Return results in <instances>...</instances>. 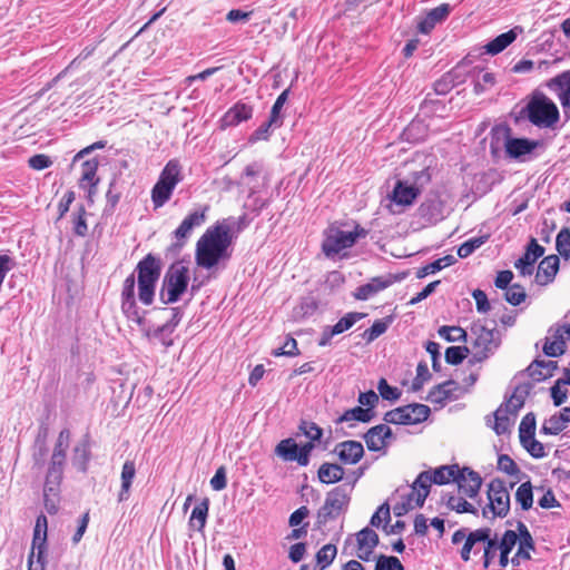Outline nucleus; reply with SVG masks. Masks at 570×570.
<instances>
[{"mask_svg": "<svg viewBox=\"0 0 570 570\" xmlns=\"http://www.w3.org/2000/svg\"><path fill=\"white\" fill-rule=\"evenodd\" d=\"M120 301V308L125 317L129 322L136 323L150 343H159L166 350L174 345L173 334L184 317V309L181 307H171L169 309L171 316L166 323L158 326L148 325L145 320L147 312L141 311L136 302L134 274L125 278Z\"/></svg>", "mask_w": 570, "mask_h": 570, "instance_id": "f257e3e1", "label": "nucleus"}, {"mask_svg": "<svg viewBox=\"0 0 570 570\" xmlns=\"http://www.w3.org/2000/svg\"><path fill=\"white\" fill-rule=\"evenodd\" d=\"M228 219L217 222L208 227L196 243L195 259L199 267L210 269L222 259H228L232 244L230 226Z\"/></svg>", "mask_w": 570, "mask_h": 570, "instance_id": "f03ea898", "label": "nucleus"}, {"mask_svg": "<svg viewBox=\"0 0 570 570\" xmlns=\"http://www.w3.org/2000/svg\"><path fill=\"white\" fill-rule=\"evenodd\" d=\"M163 262L160 257L149 253L136 265L138 299L141 304L149 306L155 301L156 285L160 278Z\"/></svg>", "mask_w": 570, "mask_h": 570, "instance_id": "7ed1b4c3", "label": "nucleus"}, {"mask_svg": "<svg viewBox=\"0 0 570 570\" xmlns=\"http://www.w3.org/2000/svg\"><path fill=\"white\" fill-rule=\"evenodd\" d=\"M520 116L527 118L538 128H553L560 119V112L546 94L534 90L527 105L521 109Z\"/></svg>", "mask_w": 570, "mask_h": 570, "instance_id": "20e7f679", "label": "nucleus"}, {"mask_svg": "<svg viewBox=\"0 0 570 570\" xmlns=\"http://www.w3.org/2000/svg\"><path fill=\"white\" fill-rule=\"evenodd\" d=\"M189 269L184 261L173 263L166 271L161 287L159 291V299L163 304L169 305L178 302L183 294L187 291L189 284Z\"/></svg>", "mask_w": 570, "mask_h": 570, "instance_id": "39448f33", "label": "nucleus"}, {"mask_svg": "<svg viewBox=\"0 0 570 570\" xmlns=\"http://www.w3.org/2000/svg\"><path fill=\"white\" fill-rule=\"evenodd\" d=\"M471 334L474 336L473 354L469 361L472 364L487 360L501 344L500 333L495 326L489 328L480 322L473 323Z\"/></svg>", "mask_w": 570, "mask_h": 570, "instance_id": "423d86ee", "label": "nucleus"}, {"mask_svg": "<svg viewBox=\"0 0 570 570\" xmlns=\"http://www.w3.org/2000/svg\"><path fill=\"white\" fill-rule=\"evenodd\" d=\"M350 501L351 490L347 484L338 485L327 492L324 504L317 511V525H325L328 521L335 520L346 512Z\"/></svg>", "mask_w": 570, "mask_h": 570, "instance_id": "0eeeda50", "label": "nucleus"}, {"mask_svg": "<svg viewBox=\"0 0 570 570\" xmlns=\"http://www.w3.org/2000/svg\"><path fill=\"white\" fill-rule=\"evenodd\" d=\"M489 503L483 508L484 518L491 512L492 517L504 518L510 511V493L505 482L499 478L491 480L488 485Z\"/></svg>", "mask_w": 570, "mask_h": 570, "instance_id": "6e6552de", "label": "nucleus"}, {"mask_svg": "<svg viewBox=\"0 0 570 570\" xmlns=\"http://www.w3.org/2000/svg\"><path fill=\"white\" fill-rule=\"evenodd\" d=\"M430 413L428 405L414 403L387 411L383 420L389 424L414 425L428 420Z\"/></svg>", "mask_w": 570, "mask_h": 570, "instance_id": "1a4fd4ad", "label": "nucleus"}, {"mask_svg": "<svg viewBox=\"0 0 570 570\" xmlns=\"http://www.w3.org/2000/svg\"><path fill=\"white\" fill-rule=\"evenodd\" d=\"M209 206L203 205L190 212L179 224V226L173 232V236L176 242L173 244L175 248H183L189 238L191 232L196 227H200L206 222V214Z\"/></svg>", "mask_w": 570, "mask_h": 570, "instance_id": "9d476101", "label": "nucleus"}, {"mask_svg": "<svg viewBox=\"0 0 570 570\" xmlns=\"http://www.w3.org/2000/svg\"><path fill=\"white\" fill-rule=\"evenodd\" d=\"M63 478V469L49 466L43 485L45 508L49 514L58 511L60 484Z\"/></svg>", "mask_w": 570, "mask_h": 570, "instance_id": "9b49d317", "label": "nucleus"}, {"mask_svg": "<svg viewBox=\"0 0 570 570\" xmlns=\"http://www.w3.org/2000/svg\"><path fill=\"white\" fill-rule=\"evenodd\" d=\"M492 534L491 528H480L468 533L466 528H460L452 535V543L459 544L464 540V544L460 550V557L464 562L471 559V552L476 543L488 540V535Z\"/></svg>", "mask_w": 570, "mask_h": 570, "instance_id": "f8f14e48", "label": "nucleus"}, {"mask_svg": "<svg viewBox=\"0 0 570 570\" xmlns=\"http://www.w3.org/2000/svg\"><path fill=\"white\" fill-rule=\"evenodd\" d=\"M541 142L528 138H515L510 136V128H507V136L504 140V149L508 157L519 161H525L527 156L531 155Z\"/></svg>", "mask_w": 570, "mask_h": 570, "instance_id": "ddd939ff", "label": "nucleus"}, {"mask_svg": "<svg viewBox=\"0 0 570 570\" xmlns=\"http://www.w3.org/2000/svg\"><path fill=\"white\" fill-rule=\"evenodd\" d=\"M553 91L562 107L566 120L570 119V70L563 71L551 78L546 83Z\"/></svg>", "mask_w": 570, "mask_h": 570, "instance_id": "4468645a", "label": "nucleus"}, {"mask_svg": "<svg viewBox=\"0 0 570 570\" xmlns=\"http://www.w3.org/2000/svg\"><path fill=\"white\" fill-rule=\"evenodd\" d=\"M464 393L466 390H463L458 382L449 380L432 387L426 400L433 404L444 405L449 401L458 400Z\"/></svg>", "mask_w": 570, "mask_h": 570, "instance_id": "2eb2a0df", "label": "nucleus"}, {"mask_svg": "<svg viewBox=\"0 0 570 570\" xmlns=\"http://www.w3.org/2000/svg\"><path fill=\"white\" fill-rule=\"evenodd\" d=\"M354 246L351 233L341 229H331L323 240L322 250L327 257H334L340 252Z\"/></svg>", "mask_w": 570, "mask_h": 570, "instance_id": "dca6fc26", "label": "nucleus"}, {"mask_svg": "<svg viewBox=\"0 0 570 570\" xmlns=\"http://www.w3.org/2000/svg\"><path fill=\"white\" fill-rule=\"evenodd\" d=\"M459 490L469 498L478 495L482 485V478L480 474L472 469L464 466L460 468V472L456 473L455 481Z\"/></svg>", "mask_w": 570, "mask_h": 570, "instance_id": "f3484780", "label": "nucleus"}, {"mask_svg": "<svg viewBox=\"0 0 570 570\" xmlns=\"http://www.w3.org/2000/svg\"><path fill=\"white\" fill-rule=\"evenodd\" d=\"M393 438L391 428L386 424L372 426L363 435L366 446L372 452H379L385 449L387 440Z\"/></svg>", "mask_w": 570, "mask_h": 570, "instance_id": "a211bd4d", "label": "nucleus"}, {"mask_svg": "<svg viewBox=\"0 0 570 570\" xmlns=\"http://www.w3.org/2000/svg\"><path fill=\"white\" fill-rule=\"evenodd\" d=\"M333 452L343 464H356L364 455V448L361 442L348 440L337 443Z\"/></svg>", "mask_w": 570, "mask_h": 570, "instance_id": "6ab92c4d", "label": "nucleus"}, {"mask_svg": "<svg viewBox=\"0 0 570 570\" xmlns=\"http://www.w3.org/2000/svg\"><path fill=\"white\" fill-rule=\"evenodd\" d=\"M253 106L243 101H237L222 117V127H235L249 120L253 117Z\"/></svg>", "mask_w": 570, "mask_h": 570, "instance_id": "aec40b11", "label": "nucleus"}, {"mask_svg": "<svg viewBox=\"0 0 570 570\" xmlns=\"http://www.w3.org/2000/svg\"><path fill=\"white\" fill-rule=\"evenodd\" d=\"M534 387L533 382H521L514 387L512 395L502 405L505 406L507 411H510V415L517 416L518 412L523 407L525 399Z\"/></svg>", "mask_w": 570, "mask_h": 570, "instance_id": "412c9836", "label": "nucleus"}, {"mask_svg": "<svg viewBox=\"0 0 570 570\" xmlns=\"http://www.w3.org/2000/svg\"><path fill=\"white\" fill-rule=\"evenodd\" d=\"M558 368L556 361L534 360L527 368L525 373L532 380L531 382H542L553 376L554 371Z\"/></svg>", "mask_w": 570, "mask_h": 570, "instance_id": "4be33fe9", "label": "nucleus"}, {"mask_svg": "<svg viewBox=\"0 0 570 570\" xmlns=\"http://www.w3.org/2000/svg\"><path fill=\"white\" fill-rule=\"evenodd\" d=\"M559 265L560 258L558 255H549L544 257L538 266L535 275L537 283L540 285L551 283L559 271Z\"/></svg>", "mask_w": 570, "mask_h": 570, "instance_id": "5701e85b", "label": "nucleus"}, {"mask_svg": "<svg viewBox=\"0 0 570 570\" xmlns=\"http://www.w3.org/2000/svg\"><path fill=\"white\" fill-rule=\"evenodd\" d=\"M392 284L393 279L391 277H373L368 283L356 288L354 297L358 301H366Z\"/></svg>", "mask_w": 570, "mask_h": 570, "instance_id": "b1692460", "label": "nucleus"}, {"mask_svg": "<svg viewBox=\"0 0 570 570\" xmlns=\"http://www.w3.org/2000/svg\"><path fill=\"white\" fill-rule=\"evenodd\" d=\"M517 533H518V550L515 557H520L523 560H530L531 554L530 550H534L535 544L534 540L528 529V527L522 522H517Z\"/></svg>", "mask_w": 570, "mask_h": 570, "instance_id": "393cba45", "label": "nucleus"}, {"mask_svg": "<svg viewBox=\"0 0 570 570\" xmlns=\"http://www.w3.org/2000/svg\"><path fill=\"white\" fill-rule=\"evenodd\" d=\"M419 195L420 189L417 187L399 180L393 189L392 200L396 205L407 206L411 205Z\"/></svg>", "mask_w": 570, "mask_h": 570, "instance_id": "a878e982", "label": "nucleus"}, {"mask_svg": "<svg viewBox=\"0 0 570 570\" xmlns=\"http://www.w3.org/2000/svg\"><path fill=\"white\" fill-rule=\"evenodd\" d=\"M522 32L521 27H514L507 32L497 36L494 39L485 45V51L490 55H498L509 47L518 37V33Z\"/></svg>", "mask_w": 570, "mask_h": 570, "instance_id": "bb28decb", "label": "nucleus"}, {"mask_svg": "<svg viewBox=\"0 0 570 570\" xmlns=\"http://www.w3.org/2000/svg\"><path fill=\"white\" fill-rule=\"evenodd\" d=\"M432 481L431 470L421 472L412 484V491L415 497V505L423 507L429 493Z\"/></svg>", "mask_w": 570, "mask_h": 570, "instance_id": "cd10ccee", "label": "nucleus"}, {"mask_svg": "<svg viewBox=\"0 0 570 570\" xmlns=\"http://www.w3.org/2000/svg\"><path fill=\"white\" fill-rule=\"evenodd\" d=\"M135 476H136L135 462L131 460L125 461L122 469H121V474H120L121 487H120V491L118 493L119 502H125L129 499L130 489H131V484H132Z\"/></svg>", "mask_w": 570, "mask_h": 570, "instance_id": "c85d7f7f", "label": "nucleus"}, {"mask_svg": "<svg viewBox=\"0 0 570 570\" xmlns=\"http://www.w3.org/2000/svg\"><path fill=\"white\" fill-rule=\"evenodd\" d=\"M158 180L175 189L183 180L181 165L179 160L170 159L160 171Z\"/></svg>", "mask_w": 570, "mask_h": 570, "instance_id": "c756f323", "label": "nucleus"}, {"mask_svg": "<svg viewBox=\"0 0 570 570\" xmlns=\"http://www.w3.org/2000/svg\"><path fill=\"white\" fill-rule=\"evenodd\" d=\"M469 73L471 75L473 82H474V92L476 95H480L495 83V77L492 72L484 71L483 68L474 67L472 68Z\"/></svg>", "mask_w": 570, "mask_h": 570, "instance_id": "7c9ffc66", "label": "nucleus"}, {"mask_svg": "<svg viewBox=\"0 0 570 570\" xmlns=\"http://www.w3.org/2000/svg\"><path fill=\"white\" fill-rule=\"evenodd\" d=\"M317 476L322 483H336L343 480L344 469L340 464L324 462L317 471Z\"/></svg>", "mask_w": 570, "mask_h": 570, "instance_id": "2f4dec72", "label": "nucleus"}, {"mask_svg": "<svg viewBox=\"0 0 570 570\" xmlns=\"http://www.w3.org/2000/svg\"><path fill=\"white\" fill-rule=\"evenodd\" d=\"M375 416L374 410L364 409L362 406H355L353 409L346 410L341 416L335 420L336 424L348 422V421H357L362 423H368Z\"/></svg>", "mask_w": 570, "mask_h": 570, "instance_id": "473e14b6", "label": "nucleus"}, {"mask_svg": "<svg viewBox=\"0 0 570 570\" xmlns=\"http://www.w3.org/2000/svg\"><path fill=\"white\" fill-rule=\"evenodd\" d=\"M465 65H458L451 72L445 75L442 79L435 81L434 91L436 95L444 96L456 85L455 79H459L465 69Z\"/></svg>", "mask_w": 570, "mask_h": 570, "instance_id": "72a5a7b5", "label": "nucleus"}, {"mask_svg": "<svg viewBox=\"0 0 570 570\" xmlns=\"http://www.w3.org/2000/svg\"><path fill=\"white\" fill-rule=\"evenodd\" d=\"M90 446L88 440H82L73 448L72 464L79 471L86 472L90 461Z\"/></svg>", "mask_w": 570, "mask_h": 570, "instance_id": "f704fd0d", "label": "nucleus"}, {"mask_svg": "<svg viewBox=\"0 0 570 570\" xmlns=\"http://www.w3.org/2000/svg\"><path fill=\"white\" fill-rule=\"evenodd\" d=\"M209 501L204 499L191 511L188 524L191 529L203 531L208 517Z\"/></svg>", "mask_w": 570, "mask_h": 570, "instance_id": "c9c22d12", "label": "nucleus"}, {"mask_svg": "<svg viewBox=\"0 0 570 570\" xmlns=\"http://www.w3.org/2000/svg\"><path fill=\"white\" fill-rule=\"evenodd\" d=\"M299 445L292 439L282 440L275 448V453L285 461H296L299 464Z\"/></svg>", "mask_w": 570, "mask_h": 570, "instance_id": "e433bc0d", "label": "nucleus"}, {"mask_svg": "<svg viewBox=\"0 0 570 570\" xmlns=\"http://www.w3.org/2000/svg\"><path fill=\"white\" fill-rule=\"evenodd\" d=\"M98 159L92 158L82 163V171L80 178V187L86 188L87 185H91V188L97 187L99 178H97Z\"/></svg>", "mask_w": 570, "mask_h": 570, "instance_id": "4c0bfd02", "label": "nucleus"}, {"mask_svg": "<svg viewBox=\"0 0 570 570\" xmlns=\"http://www.w3.org/2000/svg\"><path fill=\"white\" fill-rule=\"evenodd\" d=\"M460 472L458 464L441 465L434 470H431L432 481L434 484L443 485L455 481L456 473Z\"/></svg>", "mask_w": 570, "mask_h": 570, "instance_id": "58836bf2", "label": "nucleus"}, {"mask_svg": "<svg viewBox=\"0 0 570 570\" xmlns=\"http://www.w3.org/2000/svg\"><path fill=\"white\" fill-rule=\"evenodd\" d=\"M174 190L175 189L167 184L157 180L151 189V202L154 208L157 209L163 207L170 199Z\"/></svg>", "mask_w": 570, "mask_h": 570, "instance_id": "ea45409f", "label": "nucleus"}, {"mask_svg": "<svg viewBox=\"0 0 570 570\" xmlns=\"http://www.w3.org/2000/svg\"><path fill=\"white\" fill-rule=\"evenodd\" d=\"M509 414L510 411H507L505 406L502 404L493 412L494 422L491 426L498 435H503L510 432L512 422Z\"/></svg>", "mask_w": 570, "mask_h": 570, "instance_id": "a19ab883", "label": "nucleus"}, {"mask_svg": "<svg viewBox=\"0 0 570 570\" xmlns=\"http://www.w3.org/2000/svg\"><path fill=\"white\" fill-rule=\"evenodd\" d=\"M392 321H393L392 316H387L385 318L374 321L372 326L363 332V334H362L363 340L366 343L374 342L376 338H379L381 335H383L387 331Z\"/></svg>", "mask_w": 570, "mask_h": 570, "instance_id": "79ce46f5", "label": "nucleus"}, {"mask_svg": "<svg viewBox=\"0 0 570 570\" xmlns=\"http://www.w3.org/2000/svg\"><path fill=\"white\" fill-rule=\"evenodd\" d=\"M456 263V258L453 255H445L441 258L435 259L434 262L423 266L416 273L417 278H423L429 274H434L440 272L441 269L451 266Z\"/></svg>", "mask_w": 570, "mask_h": 570, "instance_id": "37998d69", "label": "nucleus"}, {"mask_svg": "<svg viewBox=\"0 0 570 570\" xmlns=\"http://www.w3.org/2000/svg\"><path fill=\"white\" fill-rule=\"evenodd\" d=\"M419 214L425 220L435 223L442 218L441 203L435 199L426 200L420 205Z\"/></svg>", "mask_w": 570, "mask_h": 570, "instance_id": "c03bdc74", "label": "nucleus"}, {"mask_svg": "<svg viewBox=\"0 0 570 570\" xmlns=\"http://www.w3.org/2000/svg\"><path fill=\"white\" fill-rule=\"evenodd\" d=\"M366 316L365 313L361 312H350L346 313L342 318L338 320L336 324L332 326V333L342 334L350 328H352L358 321L363 320Z\"/></svg>", "mask_w": 570, "mask_h": 570, "instance_id": "a18cd8bd", "label": "nucleus"}, {"mask_svg": "<svg viewBox=\"0 0 570 570\" xmlns=\"http://www.w3.org/2000/svg\"><path fill=\"white\" fill-rule=\"evenodd\" d=\"M356 542L360 551L366 549H375L380 542L377 533L366 527L356 533Z\"/></svg>", "mask_w": 570, "mask_h": 570, "instance_id": "49530a36", "label": "nucleus"}, {"mask_svg": "<svg viewBox=\"0 0 570 570\" xmlns=\"http://www.w3.org/2000/svg\"><path fill=\"white\" fill-rule=\"evenodd\" d=\"M279 127H282L279 122L268 117V119L265 122H263L256 130H254L250 134L248 141L250 144H255L257 141L268 140L272 129H276Z\"/></svg>", "mask_w": 570, "mask_h": 570, "instance_id": "de8ad7c7", "label": "nucleus"}, {"mask_svg": "<svg viewBox=\"0 0 570 570\" xmlns=\"http://www.w3.org/2000/svg\"><path fill=\"white\" fill-rule=\"evenodd\" d=\"M515 501L520 504L523 511H528L533 504L532 484L530 481L523 482L519 485L515 492Z\"/></svg>", "mask_w": 570, "mask_h": 570, "instance_id": "09e8293b", "label": "nucleus"}, {"mask_svg": "<svg viewBox=\"0 0 570 570\" xmlns=\"http://www.w3.org/2000/svg\"><path fill=\"white\" fill-rule=\"evenodd\" d=\"M481 543H484V551H483V568L488 569L492 562L495 560L498 551H500L499 546V539L497 533L492 537V534L488 535V540L481 541Z\"/></svg>", "mask_w": 570, "mask_h": 570, "instance_id": "8fccbe9b", "label": "nucleus"}, {"mask_svg": "<svg viewBox=\"0 0 570 570\" xmlns=\"http://www.w3.org/2000/svg\"><path fill=\"white\" fill-rule=\"evenodd\" d=\"M544 247L538 244L535 238H531L527 245L525 253L519 258L522 264L533 265L535 262L543 256Z\"/></svg>", "mask_w": 570, "mask_h": 570, "instance_id": "3c124183", "label": "nucleus"}, {"mask_svg": "<svg viewBox=\"0 0 570 570\" xmlns=\"http://www.w3.org/2000/svg\"><path fill=\"white\" fill-rule=\"evenodd\" d=\"M47 550L48 548L30 550L27 560L28 570H46L48 563Z\"/></svg>", "mask_w": 570, "mask_h": 570, "instance_id": "603ef678", "label": "nucleus"}, {"mask_svg": "<svg viewBox=\"0 0 570 570\" xmlns=\"http://www.w3.org/2000/svg\"><path fill=\"white\" fill-rule=\"evenodd\" d=\"M489 239V235H481L476 237H472L466 242L462 243L458 248V256L460 258H466L471 254L474 253L478 248H480L483 244H485Z\"/></svg>", "mask_w": 570, "mask_h": 570, "instance_id": "864d4df0", "label": "nucleus"}, {"mask_svg": "<svg viewBox=\"0 0 570 570\" xmlns=\"http://www.w3.org/2000/svg\"><path fill=\"white\" fill-rule=\"evenodd\" d=\"M440 337L448 342H465L466 332L460 326H448L443 325L438 330Z\"/></svg>", "mask_w": 570, "mask_h": 570, "instance_id": "5fc2aeb1", "label": "nucleus"}, {"mask_svg": "<svg viewBox=\"0 0 570 570\" xmlns=\"http://www.w3.org/2000/svg\"><path fill=\"white\" fill-rule=\"evenodd\" d=\"M446 507L458 513L478 514V509L461 497L449 495Z\"/></svg>", "mask_w": 570, "mask_h": 570, "instance_id": "6e6d98bb", "label": "nucleus"}, {"mask_svg": "<svg viewBox=\"0 0 570 570\" xmlns=\"http://www.w3.org/2000/svg\"><path fill=\"white\" fill-rule=\"evenodd\" d=\"M337 553V549L334 544L328 543L323 546L316 553V562L320 566V570H324L330 567L334 561Z\"/></svg>", "mask_w": 570, "mask_h": 570, "instance_id": "4d7b16f0", "label": "nucleus"}, {"mask_svg": "<svg viewBox=\"0 0 570 570\" xmlns=\"http://www.w3.org/2000/svg\"><path fill=\"white\" fill-rule=\"evenodd\" d=\"M535 415L533 412L527 413L519 425V439L520 441H525L527 439H531L535 434Z\"/></svg>", "mask_w": 570, "mask_h": 570, "instance_id": "13d9d810", "label": "nucleus"}, {"mask_svg": "<svg viewBox=\"0 0 570 570\" xmlns=\"http://www.w3.org/2000/svg\"><path fill=\"white\" fill-rule=\"evenodd\" d=\"M556 341H546L543 345V353L549 357H557L564 353L566 342L562 334H554Z\"/></svg>", "mask_w": 570, "mask_h": 570, "instance_id": "bf43d9fd", "label": "nucleus"}, {"mask_svg": "<svg viewBox=\"0 0 570 570\" xmlns=\"http://www.w3.org/2000/svg\"><path fill=\"white\" fill-rule=\"evenodd\" d=\"M556 249L561 257L568 259L570 257V229L563 227L557 235Z\"/></svg>", "mask_w": 570, "mask_h": 570, "instance_id": "052dcab7", "label": "nucleus"}, {"mask_svg": "<svg viewBox=\"0 0 570 570\" xmlns=\"http://www.w3.org/2000/svg\"><path fill=\"white\" fill-rule=\"evenodd\" d=\"M504 298L509 304L518 306L525 301L527 293L522 285L514 283L505 289Z\"/></svg>", "mask_w": 570, "mask_h": 570, "instance_id": "680f3d73", "label": "nucleus"}, {"mask_svg": "<svg viewBox=\"0 0 570 570\" xmlns=\"http://www.w3.org/2000/svg\"><path fill=\"white\" fill-rule=\"evenodd\" d=\"M522 448L533 458V459H542L547 455L544 450V445L535 440L534 436L531 439H527L525 441H520Z\"/></svg>", "mask_w": 570, "mask_h": 570, "instance_id": "e2e57ef3", "label": "nucleus"}, {"mask_svg": "<svg viewBox=\"0 0 570 570\" xmlns=\"http://www.w3.org/2000/svg\"><path fill=\"white\" fill-rule=\"evenodd\" d=\"M466 346H450L445 350V361L451 365H458L468 356Z\"/></svg>", "mask_w": 570, "mask_h": 570, "instance_id": "0e129e2a", "label": "nucleus"}, {"mask_svg": "<svg viewBox=\"0 0 570 570\" xmlns=\"http://www.w3.org/2000/svg\"><path fill=\"white\" fill-rule=\"evenodd\" d=\"M377 390L383 400L395 402L401 396V391L395 387L391 386L385 379H380L377 383Z\"/></svg>", "mask_w": 570, "mask_h": 570, "instance_id": "69168bd1", "label": "nucleus"}, {"mask_svg": "<svg viewBox=\"0 0 570 570\" xmlns=\"http://www.w3.org/2000/svg\"><path fill=\"white\" fill-rule=\"evenodd\" d=\"M298 428L312 442L320 441L323 436V430L314 422L302 420Z\"/></svg>", "mask_w": 570, "mask_h": 570, "instance_id": "338daca9", "label": "nucleus"}, {"mask_svg": "<svg viewBox=\"0 0 570 570\" xmlns=\"http://www.w3.org/2000/svg\"><path fill=\"white\" fill-rule=\"evenodd\" d=\"M374 570H404L401 561L393 556H380Z\"/></svg>", "mask_w": 570, "mask_h": 570, "instance_id": "774afa93", "label": "nucleus"}]
</instances>
